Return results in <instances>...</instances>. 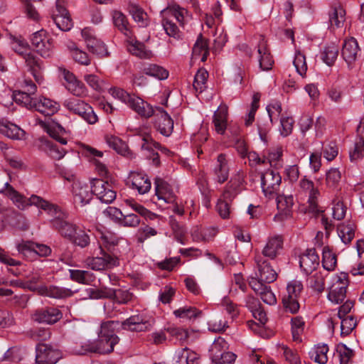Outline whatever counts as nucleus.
<instances>
[{
  "mask_svg": "<svg viewBox=\"0 0 364 364\" xmlns=\"http://www.w3.org/2000/svg\"><path fill=\"white\" fill-rule=\"evenodd\" d=\"M108 92L112 97L121 101L127 105L140 116L143 117H150L153 114V107L144 101L141 98L131 95L124 89L112 87L108 90Z\"/></svg>",
  "mask_w": 364,
  "mask_h": 364,
  "instance_id": "nucleus-2",
  "label": "nucleus"
},
{
  "mask_svg": "<svg viewBox=\"0 0 364 364\" xmlns=\"http://www.w3.org/2000/svg\"><path fill=\"white\" fill-rule=\"evenodd\" d=\"M0 193H4L10 198L18 209L23 210L28 205H34L31 202V198L33 196H31L28 200L26 199V197L16 191L9 182L4 183V188L0 191Z\"/></svg>",
  "mask_w": 364,
  "mask_h": 364,
  "instance_id": "nucleus-26",
  "label": "nucleus"
},
{
  "mask_svg": "<svg viewBox=\"0 0 364 364\" xmlns=\"http://www.w3.org/2000/svg\"><path fill=\"white\" fill-rule=\"evenodd\" d=\"M72 193L74 203L80 206L88 204L92 198L93 188L90 185L80 181L73 183Z\"/></svg>",
  "mask_w": 364,
  "mask_h": 364,
  "instance_id": "nucleus-11",
  "label": "nucleus"
},
{
  "mask_svg": "<svg viewBox=\"0 0 364 364\" xmlns=\"http://www.w3.org/2000/svg\"><path fill=\"white\" fill-rule=\"evenodd\" d=\"M112 21L115 27L125 35L128 33V21L125 15L120 11L114 10L112 12Z\"/></svg>",
  "mask_w": 364,
  "mask_h": 364,
  "instance_id": "nucleus-57",
  "label": "nucleus"
},
{
  "mask_svg": "<svg viewBox=\"0 0 364 364\" xmlns=\"http://www.w3.org/2000/svg\"><path fill=\"white\" fill-rule=\"evenodd\" d=\"M249 284L255 292L260 296L261 299L269 305H274L277 303L275 294L272 292L270 287L262 283L255 277H252Z\"/></svg>",
  "mask_w": 364,
  "mask_h": 364,
  "instance_id": "nucleus-18",
  "label": "nucleus"
},
{
  "mask_svg": "<svg viewBox=\"0 0 364 364\" xmlns=\"http://www.w3.org/2000/svg\"><path fill=\"white\" fill-rule=\"evenodd\" d=\"M299 264L306 274H311L319 264V257L315 249H309L300 256Z\"/></svg>",
  "mask_w": 364,
  "mask_h": 364,
  "instance_id": "nucleus-27",
  "label": "nucleus"
},
{
  "mask_svg": "<svg viewBox=\"0 0 364 364\" xmlns=\"http://www.w3.org/2000/svg\"><path fill=\"white\" fill-rule=\"evenodd\" d=\"M12 48L24 59L36 80L39 82L41 80V75L38 73L41 68V63L31 50L28 43L24 40L16 39L12 42Z\"/></svg>",
  "mask_w": 364,
  "mask_h": 364,
  "instance_id": "nucleus-4",
  "label": "nucleus"
},
{
  "mask_svg": "<svg viewBox=\"0 0 364 364\" xmlns=\"http://www.w3.org/2000/svg\"><path fill=\"white\" fill-rule=\"evenodd\" d=\"M129 180L132 188L136 189L139 194H145L149 192L151 183L147 176L143 173L134 171L129 175Z\"/></svg>",
  "mask_w": 364,
  "mask_h": 364,
  "instance_id": "nucleus-31",
  "label": "nucleus"
},
{
  "mask_svg": "<svg viewBox=\"0 0 364 364\" xmlns=\"http://www.w3.org/2000/svg\"><path fill=\"white\" fill-rule=\"evenodd\" d=\"M71 351L75 355H85L90 353H95V340L75 343L72 347Z\"/></svg>",
  "mask_w": 364,
  "mask_h": 364,
  "instance_id": "nucleus-56",
  "label": "nucleus"
},
{
  "mask_svg": "<svg viewBox=\"0 0 364 364\" xmlns=\"http://www.w3.org/2000/svg\"><path fill=\"white\" fill-rule=\"evenodd\" d=\"M173 314L177 318L191 319L200 317L202 314V311L197 309L196 307L186 306L175 310Z\"/></svg>",
  "mask_w": 364,
  "mask_h": 364,
  "instance_id": "nucleus-59",
  "label": "nucleus"
},
{
  "mask_svg": "<svg viewBox=\"0 0 364 364\" xmlns=\"http://www.w3.org/2000/svg\"><path fill=\"white\" fill-rule=\"evenodd\" d=\"M161 15H166L171 19L174 18L181 27H183L191 19V14L185 8L173 3L161 11Z\"/></svg>",
  "mask_w": 364,
  "mask_h": 364,
  "instance_id": "nucleus-16",
  "label": "nucleus"
},
{
  "mask_svg": "<svg viewBox=\"0 0 364 364\" xmlns=\"http://www.w3.org/2000/svg\"><path fill=\"white\" fill-rule=\"evenodd\" d=\"M39 147L48 156L55 160L62 159L67 153L64 148L60 147L53 141L44 138L40 139Z\"/></svg>",
  "mask_w": 364,
  "mask_h": 364,
  "instance_id": "nucleus-34",
  "label": "nucleus"
},
{
  "mask_svg": "<svg viewBox=\"0 0 364 364\" xmlns=\"http://www.w3.org/2000/svg\"><path fill=\"white\" fill-rule=\"evenodd\" d=\"M100 252L101 256L87 259V264L92 269L100 271L117 265V260L111 255L105 253L101 247H100Z\"/></svg>",
  "mask_w": 364,
  "mask_h": 364,
  "instance_id": "nucleus-24",
  "label": "nucleus"
},
{
  "mask_svg": "<svg viewBox=\"0 0 364 364\" xmlns=\"http://www.w3.org/2000/svg\"><path fill=\"white\" fill-rule=\"evenodd\" d=\"M63 106L71 113L77 115L84 107H88V103L77 98H69L64 101Z\"/></svg>",
  "mask_w": 364,
  "mask_h": 364,
  "instance_id": "nucleus-55",
  "label": "nucleus"
},
{
  "mask_svg": "<svg viewBox=\"0 0 364 364\" xmlns=\"http://www.w3.org/2000/svg\"><path fill=\"white\" fill-rule=\"evenodd\" d=\"M228 349V344L223 338L219 336L215 338L209 350L211 360L213 362L219 361V356H222V354Z\"/></svg>",
  "mask_w": 364,
  "mask_h": 364,
  "instance_id": "nucleus-46",
  "label": "nucleus"
},
{
  "mask_svg": "<svg viewBox=\"0 0 364 364\" xmlns=\"http://www.w3.org/2000/svg\"><path fill=\"white\" fill-rule=\"evenodd\" d=\"M60 358V353L46 344L40 343L36 346V361L38 364H55Z\"/></svg>",
  "mask_w": 364,
  "mask_h": 364,
  "instance_id": "nucleus-17",
  "label": "nucleus"
},
{
  "mask_svg": "<svg viewBox=\"0 0 364 364\" xmlns=\"http://www.w3.org/2000/svg\"><path fill=\"white\" fill-rule=\"evenodd\" d=\"M107 212L110 215H115L119 219L120 225L128 228H136L140 224V218L134 213L123 215L122 211L114 207H109Z\"/></svg>",
  "mask_w": 364,
  "mask_h": 364,
  "instance_id": "nucleus-35",
  "label": "nucleus"
},
{
  "mask_svg": "<svg viewBox=\"0 0 364 364\" xmlns=\"http://www.w3.org/2000/svg\"><path fill=\"white\" fill-rule=\"evenodd\" d=\"M257 60L259 68L264 71H268L272 69L274 64L272 56L267 46V42L264 37L260 36L259 44L257 46Z\"/></svg>",
  "mask_w": 364,
  "mask_h": 364,
  "instance_id": "nucleus-23",
  "label": "nucleus"
},
{
  "mask_svg": "<svg viewBox=\"0 0 364 364\" xmlns=\"http://www.w3.org/2000/svg\"><path fill=\"white\" fill-rule=\"evenodd\" d=\"M329 348L327 344L319 343L314 346L309 353L310 358L318 364H326L328 362Z\"/></svg>",
  "mask_w": 364,
  "mask_h": 364,
  "instance_id": "nucleus-41",
  "label": "nucleus"
},
{
  "mask_svg": "<svg viewBox=\"0 0 364 364\" xmlns=\"http://www.w3.org/2000/svg\"><path fill=\"white\" fill-rule=\"evenodd\" d=\"M105 140L108 146L121 155L126 156L128 152L127 144L121 139L113 135L106 136Z\"/></svg>",
  "mask_w": 364,
  "mask_h": 364,
  "instance_id": "nucleus-52",
  "label": "nucleus"
},
{
  "mask_svg": "<svg viewBox=\"0 0 364 364\" xmlns=\"http://www.w3.org/2000/svg\"><path fill=\"white\" fill-rule=\"evenodd\" d=\"M304 321L302 317L296 316L291 318V333L293 340L296 342L301 341V334L304 332Z\"/></svg>",
  "mask_w": 364,
  "mask_h": 364,
  "instance_id": "nucleus-61",
  "label": "nucleus"
},
{
  "mask_svg": "<svg viewBox=\"0 0 364 364\" xmlns=\"http://www.w3.org/2000/svg\"><path fill=\"white\" fill-rule=\"evenodd\" d=\"M153 114L155 115V127L157 130L164 136H168L173 132V121L171 117L161 107L153 109Z\"/></svg>",
  "mask_w": 364,
  "mask_h": 364,
  "instance_id": "nucleus-14",
  "label": "nucleus"
},
{
  "mask_svg": "<svg viewBox=\"0 0 364 364\" xmlns=\"http://www.w3.org/2000/svg\"><path fill=\"white\" fill-rule=\"evenodd\" d=\"M43 127L49 136L60 144L65 145L68 143V132L58 123L43 124Z\"/></svg>",
  "mask_w": 364,
  "mask_h": 364,
  "instance_id": "nucleus-39",
  "label": "nucleus"
},
{
  "mask_svg": "<svg viewBox=\"0 0 364 364\" xmlns=\"http://www.w3.org/2000/svg\"><path fill=\"white\" fill-rule=\"evenodd\" d=\"M142 140V149L152 151L154 149H156L159 150L162 154L167 156L169 155V154L171 153V151L167 148L161 146L159 143L155 141L149 135L144 136Z\"/></svg>",
  "mask_w": 364,
  "mask_h": 364,
  "instance_id": "nucleus-62",
  "label": "nucleus"
},
{
  "mask_svg": "<svg viewBox=\"0 0 364 364\" xmlns=\"http://www.w3.org/2000/svg\"><path fill=\"white\" fill-rule=\"evenodd\" d=\"M36 243L31 241H22L16 245L17 250L19 254L28 259L35 260L36 259V252L35 250Z\"/></svg>",
  "mask_w": 364,
  "mask_h": 364,
  "instance_id": "nucleus-50",
  "label": "nucleus"
},
{
  "mask_svg": "<svg viewBox=\"0 0 364 364\" xmlns=\"http://www.w3.org/2000/svg\"><path fill=\"white\" fill-rule=\"evenodd\" d=\"M360 55V48L355 38L350 37L344 41L341 50V56L350 65Z\"/></svg>",
  "mask_w": 364,
  "mask_h": 364,
  "instance_id": "nucleus-19",
  "label": "nucleus"
},
{
  "mask_svg": "<svg viewBox=\"0 0 364 364\" xmlns=\"http://www.w3.org/2000/svg\"><path fill=\"white\" fill-rule=\"evenodd\" d=\"M65 46L73 60L82 65H89L91 63V58L89 55L71 40H68Z\"/></svg>",
  "mask_w": 364,
  "mask_h": 364,
  "instance_id": "nucleus-33",
  "label": "nucleus"
},
{
  "mask_svg": "<svg viewBox=\"0 0 364 364\" xmlns=\"http://www.w3.org/2000/svg\"><path fill=\"white\" fill-rule=\"evenodd\" d=\"M31 202L38 208L46 211L52 218L50 220L52 225L57 229L63 237L71 240L78 228L75 225L69 223L65 220V214L58 206L36 195H33L31 198Z\"/></svg>",
  "mask_w": 364,
  "mask_h": 364,
  "instance_id": "nucleus-1",
  "label": "nucleus"
},
{
  "mask_svg": "<svg viewBox=\"0 0 364 364\" xmlns=\"http://www.w3.org/2000/svg\"><path fill=\"white\" fill-rule=\"evenodd\" d=\"M161 16L162 17L161 24L166 33L175 39H180L182 36V33L176 23L166 15Z\"/></svg>",
  "mask_w": 364,
  "mask_h": 364,
  "instance_id": "nucleus-51",
  "label": "nucleus"
},
{
  "mask_svg": "<svg viewBox=\"0 0 364 364\" xmlns=\"http://www.w3.org/2000/svg\"><path fill=\"white\" fill-rule=\"evenodd\" d=\"M92 187L94 195L102 203H111L116 198V191L113 186L107 181L102 179H92Z\"/></svg>",
  "mask_w": 364,
  "mask_h": 364,
  "instance_id": "nucleus-10",
  "label": "nucleus"
},
{
  "mask_svg": "<svg viewBox=\"0 0 364 364\" xmlns=\"http://www.w3.org/2000/svg\"><path fill=\"white\" fill-rule=\"evenodd\" d=\"M328 28L331 31L341 28L346 21V10L341 5L332 6L328 11Z\"/></svg>",
  "mask_w": 364,
  "mask_h": 364,
  "instance_id": "nucleus-28",
  "label": "nucleus"
},
{
  "mask_svg": "<svg viewBox=\"0 0 364 364\" xmlns=\"http://www.w3.org/2000/svg\"><path fill=\"white\" fill-rule=\"evenodd\" d=\"M65 88L74 96L84 98L88 96V90L85 84L70 71L63 73Z\"/></svg>",
  "mask_w": 364,
  "mask_h": 364,
  "instance_id": "nucleus-12",
  "label": "nucleus"
},
{
  "mask_svg": "<svg viewBox=\"0 0 364 364\" xmlns=\"http://www.w3.org/2000/svg\"><path fill=\"white\" fill-rule=\"evenodd\" d=\"M0 132L12 139H23L25 136V132L13 123L1 124Z\"/></svg>",
  "mask_w": 364,
  "mask_h": 364,
  "instance_id": "nucleus-47",
  "label": "nucleus"
},
{
  "mask_svg": "<svg viewBox=\"0 0 364 364\" xmlns=\"http://www.w3.org/2000/svg\"><path fill=\"white\" fill-rule=\"evenodd\" d=\"M322 266L327 271H333L337 264V257L333 250L325 246L322 250Z\"/></svg>",
  "mask_w": 364,
  "mask_h": 364,
  "instance_id": "nucleus-48",
  "label": "nucleus"
},
{
  "mask_svg": "<svg viewBox=\"0 0 364 364\" xmlns=\"http://www.w3.org/2000/svg\"><path fill=\"white\" fill-rule=\"evenodd\" d=\"M299 186L303 191L309 194L308 203H309L311 209L316 210L318 198L320 196L318 188L315 186L314 183L311 180L307 178L306 176L300 181Z\"/></svg>",
  "mask_w": 364,
  "mask_h": 364,
  "instance_id": "nucleus-30",
  "label": "nucleus"
},
{
  "mask_svg": "<svg viewBox=\"0 0 364 364\" xmlns=\"http://www.w3.org/2000/svg\"><path fill=\"white\" fill-rule=\"evenodd\" d=\"M208 73L203 68L198 70L193 81V87L197 92L201 93L207 87Z\"/></svg>",
  "mask_w": 364,
  "mask_h": 364,
  "instance_id": "nucleus-58",
  "label": "nucleus"
},
{
  "mask_svg": "<svg viewBox=\"0 0 364 364\" xmlns=\"http://www.w3.org/2000/svg\"><path fill=\"white\" fill-rule=\"evenodd\" d=\"M143 73L146 75L155 77L158 80H165L168 77V72L164 68L156 64H149L144 67Z\"/></svg>",
  "mask_w": 364,
  "mask_h": 364,
  "instance_id": "nucleus-53",
  "label": "nucleus"
},
{
  "mask_svg": "<svg viewBox=\"0 0 364 364\" xmlns=\"http://www.w3.org/2000/svg\"><path fill=\"white\" fill-rule=\"evenodd\" d=\"M228 107L221 104L214 112L213 124L214 130L218 134H224L228 127Z\"/></svg>",
  "mask_w": 364,
  "mask_h": 364,
  "instance_id": "nucleus-29",
  "label": "nucleus"
},
{
  "mask_svg": "<svg viewBox=\"0 0 364 364\" xmlns=\"http://www.w3.org/2000/svg\"><path fill=\"white\" fill-rule=\"evenodd\" d=\"M213 172L215 180L219 183H223L228 178L229 166L227 156L225 154H220L218 156Z\"/></svg>",
  "mask_w": 364,
  "mask_h": 364,
  "instance_id": "nucleus-36",
  "label": "nucleus"
},
{
  "mask_svg": "<svg viewBox=\"0 0 364 364\" xmlns=\"http://www.w3.org/2000/svg\"><path fill=\"white\" fill-rule=\"evenodd\" d=\"M63 317L62 312L55 307H46L36 310L32 315L34 321L41 323L53 324Z\"/></svg>",
  "mask_w": 364,
  "mask_h": 364,
  "instance_id": "nucleus-13",
  "label": "nucleus"
},
{
  "mask_svg": "<svg viewBox=\"0 0 364 364\" xmlns=\"http://www.w3.org/2000/svg\"><path fill=\"white\" fill-rule=\"evenodd\" d=\"M303 291L301 281L294 279L290 281L286 288V293L282 298V303L286 311L296 314L299 308V298Z\"/></svg>",
  "mask_w": 364,
  "mask_h": 364,
  "instance_id": "nucleus-5",
  "label": "nucleus"
},
{
  "mask_svg": "<svg viewBox=\"0 0 364 364\" xmlns=\"http://www.w3.org/2000/svg\"><path fill=\"white\" fill-rule=\"evenodd\" d=\"M245 172L242 170L238 171L226 185L223 193V197L230 200L234 198L243 188H245Z\"/></svg>",
  "mask_w": 364,
  "mask_h": 364,
  "instance_id": "nucleus-15",
  "label": "nucleus"
},
{
  "mask_svg": "<svg viewBox=\"0 0 364 364\" xmlns=\"http://www.w3.org/2000/svg\"><path fill=\"white\" fill-rule=\"evenodd\" d=\"M60 109V104L49 98L39 97L36 102L34 109L44 114L45 115H51L55 114Z\"/></svg>",
  "mask_w": 364,
  "mask_h": 364,
  "instance_id": "nucleus-38",
  "label": "nucleus"
},
{
  "mask_svg": "<svg viewBox=\"0 0 364 364\" xmlns=\"http://www.w3.org/2000/svg\"><path fill=\"white\" fill-rule=\"evenodd\" d=\"M32 46L43 58H49L53 54V41L44 29L33 33L31 38Z\"/></svg>",
  "mask_w": 364,
  "mask_h": 364,
  "instance_id": "nucleus-7",
  "label": "nucleus"
},
{
  "mask_svg": "<svg viewBox=\"0 0 364 364\" xmlns=\"http://www.w3.org/2000/svg\"><path fill=\"white\" fill-rule=\"evenodd\" d=\"M38 294L54 299H65L72 296L75 291L53 285H41L36 288Z\"/></svg>",
  "mask_w": 364,
  "mask_h": 364,
  "instance_id": "nucleus-21",
  "label": "nucleus"
},
{
  "mask_svg": "<svg viewBox=\"0 0 364 364\" xmlns=\"http://www.w3.org/2000/svg\"><path fill=\"white\" fill-rule=\"evenodd\" d=\"M294 205V198L291 195H279L277 197V209L285 215H289Z\"/></svg>",
  "mask_w": 364,
  "mask_h": 364,
  "instance_id": "nucleus-54",
  "label": "nucleus"
},
{
  "mask_svg": "<svg viewBox=\"0 0 364 364\" xmlns=\"http://www.w3.org/2000/svg\"><path fill=\"white\" fill-rule=\"evenodd\" d=\"M282 177L279 173L272 169L264 172L261 178V186L264 196L267 198L275 197L279 191Z\"/></svg>",
  "mask_w": 364,
  "mask_h": 364,
  "instance_id": "nucleus-8",
  "label": "nucleus"
},
{
  "mask_svg": "<svg viewBox=\"0 0 364 364\" xmlns=\"http://www.w3.org/2000/svg\"><path fill=\"white\" fill-rule=\"evenodd\" d=\"M119 326V322L114 321H108L106 322H104L101 325V329L99 333V335L102 337H105L107 338H118L114 334V331Z\"/></svg>",
  "mask_w": 364,
  "mask_h": 364,
  "instance_id": "nucleus-63",
  "label": "nucleus"
},
{
  "mask_svg": "<svg viewBox=\"0 0 364 364\" xmlns=\"http://www.w3.org/2000/svg\"><path fill=\"white\" fill-rule=\"evenodd\" d=\"M283 247V240L281 236L269 237L264 246L262 254L269 259H274Z\"/></svg>",
  "mask_w": 364,
  "mask_h": 364,
  "instance_id": "nucleus-32",
  "label": "nucleus"
},
{
  "mask_svg": "<svg viewBox=\"0 0 364 364\" xmlns=\"http://www.w3.org/2000/svg\"><path fill=\"white\" fill-rule=\"evenodd\" d=\"M127 49L132 55L140 58L149 59L153 55L152 52L147 49L144 43L138 41H129Z\"/></svg>",
  "mask_w": 364,
  "mask_h": 364,
  "instance_id": "nucleus-43",
  "label": "nucleus"
},
{
  "mask_svg": "<svg viewBox=\"0 0 364 364\" xmlns=\"http://www.w3.org/2000/svg\"><path fill=\"white\" fill-rule=\"evenodd\" d=\"M255 262L258 268V273L256 274L257 279L262 283H272L276 280L277 274L267 261L263 260L260 256H257L255 257Z\"/></svg>",
  "mask_w": 364,
  "mask_h": 364,
  "instance_id": "nucleus-25",
  "label": "nucleus"
},
{
  "mask_svg": "<svg viewBox=\"0 0 364 364\" xmlns=\"http://www.w3.org/2000/svg\"><path fill=\"white\" fill-rule=\"evenodd\" d=\"M208 330L213 332L224 331L228 327V321L220 316H215L208 322Z\"/></svg>",
  "mask_w": 364,
  "mask_h": 364,
  "instance_id": "nucleus-64",
  "label": "nucleus"
},
{
  "mask_svg": "<svg viewBox=\"0 0 364 364\" xmlns=\"http://www.w3.org/2000/svg\"><path fill=\"white\" fill-rule=\"evenodd\" d=\"M208 53L209 51L206 40L201 37L198 38L193 48L192 59L193 60H200L201 62H205Z\"/></svg>",
  "mask_w": 364,
  "mask_h": 364,
  "instance_id": "nucleus-45",
  "label": "nucleus"
},
{
  "mask_svg": "<svg viewBox=\"0 0 364 364\" xmlns=\"http://www.w3.org/2000/svg\"><path fill=\"white\" fill-rule=\"evenodd\" d=\"M341 322V336H347L353 331L357 326V320L353 315L340 318Z\"/></svg>",
  "mask_w": 364,
  "mask_h": 364,
  "instance_id": "nucleus-60",
  "label": "nucleus"
},
{
  "mask_svg": "<svg viewBox=\"0 0 364 364\" xmlns=\"http://www.w3.org/2000/svg\"><path fill=\"white\" fill-rule=\"evenodd\" d=\"M348 285V276L346 273L340 272L332 275L328 283V300L333 304L343 303L346 298Z\"/></svg>",
  "mask_w": 364,
  "mask_h": 364,
  "instance_id": "nucleus-3",
  "label": "nucleus"
},
{
  "mask_svg": "<svg viewBox=\"0 0 364 364\" xmlns=\"http://www.w3.org/2000/svg\"><path fill=\"white\" fill-rule=\"evenodd\" d=\"M156 196L159 200L166 203H174L176 200L175 195L171 186L160 178H157L154 182Z\"/></svg>",
  "mask_w": 364,
  "mask_h": 364,
  "instance_id": "nucleus-20",
  "label": "nucleus"
},
{
  "mask_svg": "<svg viewBox=\"0 0 364 364\" xmlns=\"http://www.w3.org/2000/svg\"><path fill=\"white\" fill-rule=\"evenodd\" d=\"M338 55V46L335 43L326 45L321 51V58L328 66L334 64Z\"/></svg>",
  "mask_w": 364,
  "mask_h": 364,
  "instance_id": "nucleus-44",
  "label": "nucleus"
},
{
  "mask_svg": "<svg viewBox=\"0 0 364 364\" xmlns=\"http://www.w3.org/2000/svg\"><path fill=\"white\" fill-rule=\"evenodd\" d=\"M198 355L188 348L178 349L175 351L173 364H198Z\"/></svg>",
  "mask_w": 364,
  "mask_h": 364,
  "instance_id": "nucleus-37",
  "label": "nucleus"
},
{
  "mask_svg": "<svg viewBox=\"0 0 364 364\" xmlns=\"http://www.w3.org/2000/svg\"><path fill=\"white\" fill-rule=\"evenodd\" d=\"M337 231L341 241L348 245L355 237V225L350 221L343 223L338 226Z\"/></svg>",
  "mask_w": 364,
  "mask_h": 364,
  "instance_id": "nucleus-42",
  "label": "nucleus"
},
{
  "mask_svg": "<svg viewBox=\"0 0 364 364\" xmlns=\"http://www.w3.org/2000/svg\"><path fill=\"white\" fill-rule=\"evenodd\" d=\"M153 323L141 315H134L122 323L124 329L132 331L142 332L149 331Z\"/></svg>",
  "mask_w": 364,
  "mask_h": 364,
  "instance_id": "nucleus-22",
  "label": "nucleus"
},
{
  "mask_svg": "<svg viewBox=\"0 0 364 364\" xmlns=\"http://www.w3.org/2000/svg\"><path fill=\"white\" fill-rule=\"evenodd\" d=\"M128 11L133 19L138 23L140 26L144 27L148 25V16L139 6L134 3H129Z\"/></svg>",
  "mask_w": 364,
  "mask_h": 364,
  "instance_id": "nucleus-49",
  "label": "nucleus"
},
{
  "mask_svg": "<svg viewBox=\"0 0 364 364\" xmlns=\"http://www.w3.org/2000/svg\"><path fill=\"white\" fill-rule=\"evenodd\" d=\"M23 90L15 91L12 95L13 100L16 103L21 105L28 109H34L37 98H33L32 95L36 92V85L28 80L22 82Z\"/></svg>",
  "mask_w": 364,
  "mask_h": 364,
  "instance_id": "nucleus-6",
  "label": "nucleus"
},
{
  "mask_svg": "<svg viewBox=\"0 0 364 364\" xmlns=\"http://www.w3.org/2000/svg\"><path fill=\"white\" fill-rule=\"evenodd\" d=\"M119 342V338H109L100 336L95 340V353L106 354L113 351L114 346Z\"/></svg>",
  "mask_w": 364,
  "mask_h": 364,
  "instance_id": "nucleus-40",
  "label": "nucleus"
},
{
  "mask_svg": "<svg viewBox=\"0 0 364 364\" xmlns=\"http://www.w3.org/2000/svg\"><path fill=\"white\" fill-rule=\"evenodd\" d=\"M52 18L56 26L63 31H70L73 26L70 16L65 7V0H56Z\"/></svg>",
  "mask_w": 364,
  "mask_h": 364,
  "instance_id": "nucleus-9",
  "label": "nucleus"
}]
</instances>
